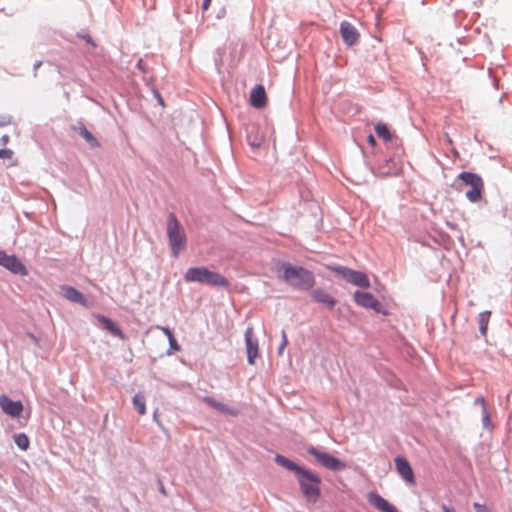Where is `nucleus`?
I'll return each instance as SVG.
<instances>
[{"label":"nucleus","mask_w":512,"mask_h":512,"mask_svg":"<svg viewBox=\"0 0 512 512\" xmlns=\"http://www.w3.org/2000/svg\"><path fill=\"white\" fill-rule=\"evenodd\" d=\"M280 271H282L280 277L296 289L309 290L315 285L313 273L303 267L284 262L280 266Z\"/></svg>","instance_id":"1"},{"label":"nucleus","mask_w":512,"mask_h":512,"mask_svg":"<svg viewBox=\"0 0 512 512\" xmlns=\"http://www.w3.org/2000/svg\"><path fill=\"white\" fill-rule=\"evenodd\" d=\"M186 282H198L214 287H228L229 281L220 273L210 271L206 267H191L184 274Z\"/></svg>","instance_id":"2"},{"label":"nucleus","mask_w":512,"mask_h":512,"mask_svg":"<svg viewBox=\"0 0 512 512\" xmlns=\"http://www.w3.org/2000/svg\"><path fill=\"white\" fill-rule=\"evenodd\" d=\"M297 480L301 491L308 502L315 503L321 496V478L316 473L303 468L297 474Z\"/></svg>","instance_id":"3"},{"label":"nucleus","mask_w":512,"mask_h":512,"mask_svg":"<svg viewBox=\"0 0 512 512\" xmlns=\"http://www.w3.org/2000/svg\"><path fill=\"white\" fill-rule=\"evenodd\" d=\"M167 236L171 248L172 255L178 257L187 243L184 230L181 228L179 221L174 214L168 216L167 221Z\"/></svg>","instance_id":"4"},{"label":"nucleus","mask_w":512,"mask_h":512,"mask_svg":"<svg viewBox=\"0 0 512 512\" xmlns=\"http://www.w3.org/2000/svg\"><path fill=\"white\" fill-rule=\"evenodd\" d=\"M458 178L466 185L470 186V189L466 192V197L471 202H478L482 198V192L484 189V182L482 178L471 172H462Z\"/></svg>","instance_id":"5"},{"label":"nucleus","mask_w":512,"mask_h":512,"mask_svg":"<svg viewBox=\"0 0 512 512\" xmlns=\"http://www.w3.org/2000/svg\"><path fill=\"white\" fill-rule=\"evenodd\" d=\"M307 452L315 458L318 464L328 470L342 471L347 467L343 461L337 459L329 453L322 452L313 446L308 447Z\"/></svg>","instance_id":"6"},{"label":"nucleus","mask_w":512,"mask_h":512,"mask_svg":"<svg viewBox=\"0 0 512 512\" xmlns=\"http://www.w3.org/2000/svg\"><path fill=\"white\" fill-rule=\"evenodd\" d=\"M353 299L361 307L372 309L377 313L386 314L380 302L369 292L356 291L353 295Z\"/></svg>","instance_id":"7"},{"label":"nucleus","mask_w":512,"mask_h":512,"mask_svg":"<svg viewBox=\"0 0 512 512\" xmlns=\"http://www.w3.org/2000/svg\"><path fill=\"white\" fill-rule=\"evenodd\" d=\"M0 266L14 274L26 275L27 270L21 261L14 255H7L5 252L0 251Z\"/></svg>","instance_id":"8"},{"label":"nucleus","mask_w":512,"mask_h":512,"mask_svg":"<svg viewBox=\"0 0 512 512\" xmlns=\"http://www.w3.org/2000/svg\"><path fill=\"white\" fill-rule=\"evenodd\" d=\"M245 343L247 349L248 362L250 365L255 364V359L259 356L258 340L253 337V328L248 327L245 331Z\"/></svg>","instance_id":"9"},{"label":"nucleus","mask_w":512,"mask_h":512,"mask_svg":"<svg viewBox=\"0 0 512 512\" xmlns=\"http://www.w3.org/2000/svg\"><path fill=\"white\" fill-rule=\"evenodd\" d=\"M0 407L5 414L11 417H19L24 409L21 401H13L6 395L0 396Z\"/></svg>","instance_id":"10"},{"label":"nucleus","mask_w":512,"mask_h":512,"mask_svg":"<svg viewBox=\"0 0 512 512\" xmlns=\"http://www.w3.org/2000/svg\"><path fill=\"white\" fill-rule=\"evenodd\" d=\"M340 34L347 46L354 45L360 38L358 30L348 21H343L340 24Z\"/></svg>","instance_id":"11"},{"label":"nucleus","mask_w":512,"mask_h":512,"mask_svg":"<svg viewBox=\"0 0 512 512\" xmlns=\"http://www.w3.org/2000/svg\"><path fill=\"white\" fill-rule=\"evenodd\" d=\"M368 502L380 512H398L397 508L384 499L377 492H370L367 495Z\"/></svg>","instance_id":"12"},{"label":"nucleus","mask_w":512,"mask_h":512,"mask_svg":"<svg viewBox=\"0 0 512 512\" xmlns=\"http://www.w3.org/2000/svg\"><path fill=\"white\" fill-rule=\"evenodd\" d=\"M395 465H396L397 472L401 475V477L406 482H408L409 484H415V477H414L413 470L411 468V465L409 464V462L406 459H404L402 457H397L395 459Z\"/></svg>","instance_id":"13"},{"label":"nucleus","mask_w":512,"mask_h":512,"mask_svg":"<svg viewBox=\"0 0 512 512\" xmlns=\"http://www.w3.org/2000/svg\"><path fill=\"white\" fill-rule=\"evenodd\" d=\"M250 103L255 108H263L267 103V95L262 85L254 87L250 93Z\"/></svg>","instance_id":"14"},{"label":"nucleus","mask_w":512,"mask_h":512,"mask_svg":"<svg viewBox=\"0 0 512 512\" xmlns=\"http://www.w3.org/2000/svg\"><path fill=\"white\" fill-rule=\"evenodd\" d=\"M63 296L74 303L81 304L83 306H87V300L85 296L79 292L77 289H75L72 286H63L61 288Z\"/></svg>","instance_id":"15"},{"label":"nucleus","mask_w":512,"mask_h":512,"mask_svg":"<svg viewBox=\"0 0 512 512\" xmlns=\"http://www.w3.org/2000/svg\"><path fill=\"white\" fill-rule=\"evenodd\" d=\"M311 297L314 301L322 303L329 308H333L336 304V300L323 289L313 290L311 292Z\"/></svg>","instance_id":"16"},{"label":"nucleus","mask_w":512,"mask_h":512,"mask_svg":"<svg viewBox=\"0 0 512 512\" xmlns=\"http://www.w3.org/2000/svg\"><path fill=\"white\" fill-rule=\"evenodd\" d=\"M99 321L103 327L111 334L120 338L121 340H125V335L123 334L122 330L111 319L105 316H99Z\"/></svg>","instance_id":"17"},{"label":"nucleus","mask_w":512,"mask_h":512,"mask_svg":"<svg viewBox=\"0 0 512 512\" xmlns=\"http://www.w3.org/2000/svg\"><path fill=\"white\" fill-rule=\"evenodd\" d=\"M349 283L361 288H369L370 281L368 276L360 271L353 270Z\"/></svg>","instance_id":"18"},{"label":"nucleus","mask_w":512,"mask_h":512,"mask_svg":"<svg viewBox=\"0 0 512 512\" xmlns=\"http://www.w3.org/2000/svg\"><path fill=\"white\" fill-rule=\"evenodd\" d=\"M275 461L278 465H280L290 471H294V472H296V474H298L303 469V467H300L293 461L289 460L288 458H286L285 456L280 455V454H277L275 456Z\"/></svg>","instance_id":"19"},{"label":"nucleus","mask_w":512,"mask_h":512,"mask_svg":"<svg viewBox=\"0 0 512 512\" xmlns=\"http://www.w3.org/2000/svg\"><path fill=\"white\" fill-rule=\"evenodd\" d=\"M490 316H491L490 311H484L479 314L478 324H479V330H480V333L482 336H486V334H487V328H488Z\"/></svg>","instance_id":"20"},{"label":"nucleus","mask_w":512,"mask_h":512,"mask_svg":"<svg viewBox=\"0 0 512 512\" xmlns=\"http://www.w3.org/2000/svg\"><path fill=\"white\" fill-rule=\"evenodd\" d=\"M133 405L140 415L146 414V400L143 394H136L133 397Z\"/></svg>","instance_id":"21"},{"label":"nucleus","mask_w":512,"mask_h":512,"mask_svg":"<svg viewBox=\"0 0 512 512\" xmlns=\"http://www.w3.org/2000/svg\"><path fill=\"white\" fill-rule=\"evenodd\" d=\"M375 131H376L377 135L386 142L390 141L392 139V134H391L388 126L384 123H378L375 126Z\"/></svg>","instance_id":"22"},{"label":"nucleus","mask_w":512,"mask_h":512,"mask_svg":"<svg viewBox=\"0 0 512 512\" xmlns=\"http://www.w3.org/2000/svg\"><path fill=\"white\" fill-rule=\"evenodd\" d=\"M329 269L331 271H333L335 274L343 277L348 282L350 281L353 269H350V268H347V267H344V266H333V267H329Z\"/></svg>","instance_id":"23"},{"label":"nucleus","mask_w":512,"mask_h":512,"mask_svg":"<svg viewBox=\"0 0 512 512\" xmlns=\"http://www.w3.org/2000/svg\"><path fill=\"white\" fill-rule=\"evenodd\" d=\"M329 269L331 271H333L335 274L343 277L348 282L350 281L353 269H350V268H347V267H344V266H333V267H329Z\"/></svg>","instance_id":"24"},{"label":"nucleus","mask_w":512,"mask_h":512,"mask_svg":"<svg viewBox=\"0 0 512 512\" xmlns=\"http://www.w3.org/2000/svg\"><path fill=\"white\" fill-rule=\"evenodd\" d=\"M14 441L16 445L22 450H27L29 448L30 441L27 435L24 433L16 434L14 436Z\"/></svg>","instance_id":"25"},{"label":"nucleus","mask_w":512,"mask_h":512,"mask_svg":"<svg viewBox=\"0 0 512 512\" xmlns=\"http://www.w3.org/2000/svg\"><path fill=\"white\" fill-rule=\"evenodd\" d=\"M80 135L93 147H98L99 142L85 127L80 129Z\"/></svg>","instance_id":"26"},{"label":"nucleus","mask_w":512,"mask_h":512,"mask_svg":"<svg viewBox=\"0 0 512 512\" xmlns=\"http://www.w3.org/2000/svg\"><path fill=\"white\" fill-rule=\"evenodd\" d=\"M204 402L219 411L229 412L224 404L217 402L216 400H214L211 397H205Z\"/></svg>","instance_id":"27"},{"label":"nucleus","mask_w":512,"mask_h":512,"mask_svg":"<svg viewBox=\"0 0 512 512\" xmlns=\"http://www.w3.org/2000/svg\"><path fill=\"white\" fill-rule=\"evenodd\" d=\"M482 424L486 429L492 428L491 416L487 410V407H484V410L482 411Z\"/></svg>","instance_id":"28"},{"label":"nucleus","mask_w":512,"mask_h":512,"mask_svg":"<svg viewBox=\"0 0 512 512\" xmlns=\"http://www.w3.org/2000/svg\"><path fill=\"white\" fill-rule=\"evenodd\" d=\"M13 151L11 149H0V158L1 159H12Z\"/></svg>","instance_id":"29"},{"label":"nucleus","mask_w":512,"mask_h":512,"mask_svg":"<svg viewBox=\"0 0 512 512\" xmlns=\"http://www.w3.org/2000/svg\"><path fill=\"white\" fill-rule=\"evenodd\" d=\"M288 345V338L285 331H282V343L279 348V354L282 353L283 349Z\"/></svg>","instance_id":"30"},{"label":"nucleus","mask_w":512,"mask_h":512,"mask_svg":"<svg viewBox=\"0 0 512 512\" xmlns=\"http://www.w3.org/2000/svg\"><path fill=\"white\" fill-rule=\"evenodd\" d=\"M248 142H249L250 146L254 149H257L261 146V139L252 140L251 136H248Z\"/></svg>","instance_id":"31"},{"label":"nucleus","mask_w":512,"mask_h":512,"mask_svg":"<svg viewBox=\"0 0 512 512\" xmlns=\"http://www.w3.org/2000/svg\"><path fill=\"white\" fill-rule=\"evenodd\" d=\"M473 507L476 512H489L488 508L485 505L477 503V502H475L473 504Z\"/></svg>","instance_id":"32"},{"label":"nucleus","mask_w":512,"mask_h":512,"mask_svg":"<svg viewBox=\"0 0 512 512\" xmlns=\"http://www.w3.org/2000/svg\"><path fill=\"white\" fill-rule=\"evenodd\" d=\"M169 343H170V348L174 351H179L180 349V346L179 344L177 343L175 337L173 336L172 338H169Z\"/></svg>","instance_id":"33"},{"label":"nucleus","mask_w":512,"mask_h":512,"mask_svg":"<svg viewBox=\"0 0 512 512\" xmlns=\"http://www.w3.org/2000/svg\"><path fill=\"white\" fill-rule=\"evenodd\" d=\"M11 123V117L0 116V127L7 126Z\"/></svg>","instance_id":"34"},{"label":"nucleus","mask_w":512,"mask_h":512,"mask_svg":"<svg viewBox=\"0 0 512 512\" xmlns=\"http://www.w3.org/2000/svg\"><path fill=\"white\" fill-rule=\"evenodd\" d=\"M167 337L172 338L174 335L168 327H158Z\"/></svg>","instance_id":"35"},{"label":"nucleus","mask_w":512,"mask_h":512,"mask_svg":"<svg viewBox=\"0 0 512 512\" xmlns=\"http://www.w3.org/2000/svg\"><path fill=\"white\" fill-rule=\"evenodd\" d=\"M475 404L476 405H480L482 407V411L484 410V407H486V403H485V400L483 397H478L476 400H475Z\"/></svg>","instance_id":"36"},{"label":"nucleus","mask_w":512,"mask_h":512,"mask_svg":"<svg viewBox=\"0 0 512 512\" xmlns=\"http://www.w3.org/2000/svg\"><path fill=\"white\" fill-rule=\"evenodd\" d=\"M211 1H212V0H203V3H202V9H203L204 11H206V10L210 7Z\"/></svg>","instance_id":"37"},{"label":"nucleus","mask_w":512,"mask_h":512,"mask_svg":"<svg viewBox=\"0 0 512 512\" xmlns=\"http://www.w3.org/2000/svg\"><path fill=\"white\" fill-rule=\"evenodd\" d=\"M9 140H10V137L7 134H5L1 137V142L3 145H6L9 142Z\"/></svg>","instance_id":"38"},{"label":"nucleus","mask_w":512,"mask_h":512,"mask_svg":"<svg viewBox=\"0 0 512 512\" xmlns=\"http://www.w3.org/2000/svg\"><path fill=\"white\" fill-rule=\"evenodd\" d=\"M368 143H369L370 145H372V146H375V144H376V140H375V138H374V136H373V135H369V136H368Z\"/></svg>","instance_id":"39"},{"label":"nucleus","mask_w":512,"mask_h":512,"mask_svg":"<svg viewBox=\"0 0 512 512\" xmlns=\"http://www.w3.org/2000/svg\"><path fill=\"white\" fill-rule=\"evenodd\" d=\"M442 510H443V512H454L453 509L449 508L446 505H442Z\"/></svg>","instance_id":"40"},{"label":"nucleus","mask_w":512,"mask_h":512,"mask_svg":"<svg viewBox=\"0 0 512 512\" xmlns=\"http://www.w3.org/2000/svg\"><path fill=\"white\" fill-rule=\"evenodd\" d=\"M137 67H138L140 70L145 71V70H144V67H143V61H142V59H140V60L138 61V63H137Z\"/></svg>","instance_id":"41"},{"label":"nucleus","mask_w":512,"mask_h":512,"mask_svg":"<svg viewBox=\"0 0 512 512\" xmlns=\"http://www.w3.org/2000/svg\"><path fill=\"white\" fill-rule=\"evenodd\" d=\"M83 39H85V41H86L87 43H91V44H93L92 39H91V37H90L89 35L84 36V37H83Z\"/></svg>","instance_id":"42"},{"label":"nucleus","mask_w":512,"mask_h":512,"mask_svg":"<svg viewBox=\"0 0 512 512\" xmlns=\"http://www.w3.org/2000/svg\"><path fill=\"white\" fill-rule=\"evenodd\" d=\"M42 65V62L41 61H38L34 64V71L36 72L37 69Z\"/></svg>","instance_id":"43"}]
</instances>
